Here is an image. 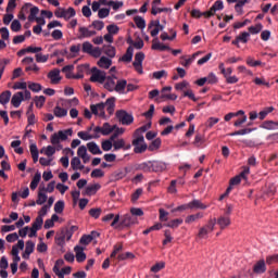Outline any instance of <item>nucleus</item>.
Here are the masks:
<instances>
[{
    "label": "nucleus",
    "mask_w": 278,
    "mask_h": 278,
    "mask_svg": "<svg viewBox=\"0 0 278 278\" xmlns=\"http://www.w3.org/2000/svg\"><path fill=\"white\" fill-rule=\"evenodd\" d=\"M116 79V76H106L103 83V88L108 90V92H117V94H125V88H127V80Z\"/></svg>",
    "instance_id": "f257e3e1"
},
{
    "label": "nucleus",
    "mask_w": 278,
    "mask_h": 278,
    "mask_svg": "<svg viewBox=\"0 0 278 278\" xmlns=\"http://www.w3.org/2000/svg\"><path fill=\"white\" fill-rule=\"evenodd\" d=\"M71 238H73V231L68 230V228H62L54 238L55 244L58 247H64L66 242L71 241Z\"/></svg>",
    "instance_id": "f03ea898"
},
{
    "label": "nucleus",
    "mask_w": 278,
    "mask_h": 278,
    "mask_svg": "<svg viewBox=\"0 0 278 278\" xmlns=\"http://www.w3.org/2000/svg\"><path fill=\"white\" fill-rule=\"evenodd\" d=\"M132 147L135 153H144L149 146L144 142V136L134 135Z\"/></svg>",
    "instance_id": "7ed1b4c3"
},
{
    "label": "nucleus",
    "mask_w": 278,
    "mask_h": 278,
    "mask_svg": "<svg viewBox=\"0 0 278 278\" xmlns=\"http://www.w3.org/2000/svg\"><path fill=\"white\" fill-rule=\"evenodd\" d=\"M214 227H216V218L210 219L204 227L200 228L198 238H200V240H207V236L214 231Z\"/></svg>",
    "instance_id": "20e7f679"
},
{
    "label": "nucleus",
    "mask_w": 278,
    "mask_h": 278,
    "mask_svg": "<svg viewBox=\"0 0 278 278\" xmlns=\"http://www.w3.org/2000/svg\"><path fill=\"white\" fill-rule=\"evenodd\" d=\"M115 116H116L118 123H121V125L129 126L134 123V115L129 114L125 110L116 111Z\"/></svg>",
    "instance_id": "39448f33"
},
{
    "label": "nucleus",
    "mask_w": 278,
    "mask_h": 278,
    "mask_svg": "<svg viewBox=\"0 0 278 278\" xmlns=\"http://www.w3.org/2000/svg\"><path fill=\"white\" fill-rule=\"evenodd\" d=\"M106 77H108V74L99 70V67L91 68L90 81H93V84H105Z\"/></svg>",
    "instance_id": "423d86ee"
},
{
    "label": "nucleus",
    "mask_w": 278,
    "mask_h": 278,
    "mask_svg": "<svg viewBox=\"0 0 278 278\" xmlns=\"http://www.w3.org/2000/svg\"><path fill=\"white\" fill-rule=\"evenodd\" d=\"M224 8L225 4L223 3V0H216L210 10L204 12V18H212L214 14L220 12Z\"/></svg>",
    "instance_id": "0eeeda50"
},
{
    "label": "nucleus",
    "mask_w": 278,
    "mask_h": 278,
    "mask_svg": "<svg viewBox=\"0 0 278 278\" xmlns=\"http://www.w3.org/2000/svg\"><path fill=\"white\" fill-rule=\"evenodd\" d=\"M142 62H144L143 52H137L135 54V61L132 62V66L139 75H142L144 73V71L142 68Z\"/></svg>",
    "instance_id": "6e6552de"
},
{
    "label": "nucleus",
    "mask_w": 278,
    "mask_h": 278,
    "mask_svg": "<svg viewBox=\"0 0 278 278\" xmlns=\"http://www.w3.org/2000/svg\"><path fill=\"white\" fill-rule=\"evenodd\" d=\"M90 110L91 114H94V116H100V118H108V115H105V104H103V102L91 104Z\"/></svg>",
    "instance_id": "1a4fd4ad"
},
{
    "label": "nucleus",
    "mask_w": 278,
    "mask_h": 278,
    "mask_svg": "<svg viewBox=\"0 0 278 278\" xmlns=\"http://www.w3.org/2000/svg\"><path fill=\"white\" fill-rule=\"evenodd\" d=\"M28 87V83L26 81H16L13 85V90H24L23 94H24V99L25 101H29V99H31V91L27 90Z\"/></svg>",
    "instance_id": "9d476101"
},
{
    "label": "nucleus",
    "mask_w": 278,
    "mask_h": 278,
    "mask_svg": "<svg viewBox=\"0 0 278 278\" xmlns=\"http://www.w3.org/2000/svg\"><path fill=\"white\" fill-rule=\"evenodd\" d=\"M134 225H138V218L127 213L122 216L118 227H131Z\"/></svg>",
    "instance_id": "9b49d317"
},
{
    "label": "nucleus",
    "mask_w": 278,
    "mask_h": 278,
    "mask_svg": "<svg viewBox=\"0 0 278 278\" xmlns=\"http://www.w3.org/2000/svg\"><path fill=\"white\" fill-rule=\"evenodd\" d=\"M90 27L92 26H80L78 28V40H84V38H92V36H97V30H92Z\"/></svg>",
    "instance_id": "f8f14e48"
},
{
    "label": "nucleus",
    "mask_w": 278,
    "mask_h": 278,
    "mask_svg": "<svg viewBox=\"0 0 278 278\" xmlns=\"http://www.w3.org/2000/svg\"><path fill=\"white\" fill-rule=\"evenodd\" d=\"M113 149L114 151H121V149L123 151H129V149H131V144L127 143L123 138H116L113 140Z\"/></svg>",
    "instance_id": "ddd939ff"
},
{
    "label": "nucleus",
    "mask_w": 278,
    "mask_h": 278,
    "mask_svg": "<svg viewBox=\"0 0 278 278\" xmlns=\"http://www.w3.org/2000/svg\"><path fill=\"white\" fill-rule=\"evenodd\" d=\"M110 220H113L111 223V227H114V229H118V223L121 222V215H114L113 213L106 214L102 217V223H110Z\"/></svg>",
    "instance_id": "4468645a"
},
{
    "label": "nucleus",
    "mask_w": 278,
    "mask_h": 278,
    "mask_svg": "<svg viewBox=\"0 0 278 278\" xmlns=\"http://www.w3.org/2000/svg\"><path fill=\"white\" fill-rule=\"evenodd\" d=\"M86 248L84 245H76L74 247L75 258L78 264H83L86 262Z\"/></svg>",
    "instance_id": "2eb2a0df"
},
{
    "label": "nucleus",
    "mask_w": 278,
    "mask_h": 278,
    "mask_svg": "<svg viewBox=\"0 0 278 278\" xmlns=\"http://www.w3.org/2000/svg\"><path fill=\"white\" fill-rule=\"evenodd\" d=\"M104 110L108 112L109 116H112L116 110V98L111 97L103 102Z\"/></svg>",
    "instance_id": "dca6fc26"
},
{
    "label": "nucleus",
    "mask_w": 278,
    "mask_h": 278,
    "mask_svg": "<svg viewBox=\"0 0 278 278\" xmlns=\"http://www.w3.org/2000/svg\"><path fill=\"white\" fill-rule=\"evenodd\" d=\"M231 73H233V68L231 67H227L225 72H223L222 75L226 79V84H238V81H240V78H238V76L236 75L231 76Z\"/></svg>",
    "instance_id": "f3484780"
},
{
    "label": "nucleus",
    "mask_w": 278,
    "mask_h": 278,
    "mask_svg": "<svg viewBox=\"0 0 278 278\" xmlns=\"http://www.w3.org/2000/svg\"><path fill=\"white\" fill-rule=\"evenodd\" d=\"M250 38H251V33L243 31L240 35H238L235 40H232V45L235 47H240V42H242L243 45H247Z\"/></svg>",
    "instance_id": "a211bd4d"
},
{
    "label": "nucleus",
    "mask_w": 278,
    "mask_h": 278,
    "mask_svg": "<svg viewBox=\"0 0 278 278\" xmlns=\"http://www.w3.org/2000/svg\"><path fill=\"white\" fill-rule=\"evenodd\" d=\"M152 51H170V47L164 45L163 42L160 41V38L155 37L152 40V46H151Z\"/></svg>",
    "instance_id": "6ab92c4d"
},
{
    "label": "nucleus",
    "mask_w": 278,
    "mask_h": 278,
    "mask_svg": "<svg viewBox=\"0 0 278 278\" xmlns=\"http://www.w3.org/2000/svg\"><path fill=\"white\" fill-rule=\"evenodd\" d=\"M25 101V93L23 91L16 92L11 98V104L13 108H21V103Z\"/></svg>",
    "instance_id": "aec40b11"
},
{
    "label": "nucleus",
    "mask_w": 278,
    "mask_h": 278,
    "mask_svg": "<svg viewBox=\"0 0 278 278\" xmlns=\"http://www.w3.org/2000/svg\"><path fill=\"white\" fill-rule=\"evenodd\" d=\"M42 52V47H34L29 46L27 48H24L17 52V55L21 58L25 55L26 53H35L37 55L38 53Z\"/></svg>",
    "instance_id": "412c9836"
},
{
    "label": "nucleus",
    "mask_w": 278,
    "mask_h": 278,
    "mask_svg": "<svg viewBox=\"0 0 278 278\" xmlns=\"http://www.w3.org/2000/svg\"><path fill=\"white\" fill-rule=\"evenodd\" d=\"M216 223L220 229H227L231 225V217L222 215L216 219Z\"/></svg>",
    "instance_id": "4be33fe9"
},
{
    "label": "nucleus",
    "mask_w": 278,
    "mask_h": 278,
    "mask_svg": "<svg viewBox=\"0 0 278 278\" xmlns=\"http://www.w3.org/2000/svg\"><path fill=\"white\" fill-rule=\"evenodd\" d=\"M78 157H81L84 164L90 162V155H88V148L86 146H80L77 150Z\"/></svg>",
    "instance_id": "5701e85b"
},
{
    "label": "nucleus",
    "mask_w": 278,
    "mask_h": 278,
    "mask_svg": "<svg viewBox=\"0 0 278 278\" xmlns=\"http://www.w3.org/2000/svg\"><path fill=\"white\" fill-rule=\"evenodd\" d=\"M167 164L162 161H153L152 162V173H163L166 170Z\"/></svg>",
    "instance_id": "b1692460"
},
{
    "label": "nucleus",
    "mask_w": 278,
    "mask_h": 278,
    "mask_svg": "<svg viewBox=\"0 0 278 278\" xmlns=\"http://www.w3.org/2000/svg\"><path fill=\"white\" fill-rule=\"evenodd\" d=\"M48 79H50L51 84H60L62 81V77L60 76V70H52L48 73Z\"/></svg>",
    "instance_id": "393cba45"
},
{
    "label": "nucleus",
    "mask_w": 278,
    "mask_h": 278,
    "mask_svg": "<svg viewBox=\"0 0 278 278\" xmlns=\"http://www.w3.org/2000/svg\"><path fill=\"white\" fill-rule=\"evenodd\" d=\"M253 273H255L256 275H264V273H266V261L261 260L256 262L253 267Z\"/></svg>",
    "instance_id": "a878e982"
},
{
    "label": "nucleus",
    "mask_w": 278,
    "mask_h": 278,
    "mask_svg": "<svg viewBox=\"0 0 278 278\" xmlns=\"http://www.w3.org/2000/svg\"><path fill=\"white\" fill-rule=\"evenodd\" d=\"M97 65L99 66V68H104L105 71H108V68L112 66V59L108 56H101L100 60L97 62Z\"/></svg>",
    "instance_id": "bb28decb"
},
{
    "label": "nucleus",
    "mask_w": 278,
    "mask_h": 278,
    "mask_svg": "<svg viewBox=\"0 0 278 278\" xmlns=\"http://www.w3.org/2000/svg\"><path fill=\"white\" fill-rule=\"evenodd\" d=\"M34 249H36V243L33 241H27L25 252L23 254L24 260H29V256L34 253Z\"/></svg>",
    "instance_id": "cd10ccee"
},
{
    "label": "nucleus",
    "mask_w": 278,
    "mask_h": 278,
    "mask_svg": "<svg viewBox=\"0 0 278 278\" xmlns=\"http://www.w3.org/2000/svg\"><path fill=\"white\" fill-rule=\"evenodd\" d=\"M210 205L203 204L200 200L189 202V210H207Z\"/></svg>",
    "instance_id": "c85d7f7f"
},
{
    "label": "nucleus",
    "mask_w": 278,
    "mask_h": 278,
    "mask_svg": "<svg viewBox=\"0 0 278 278\" xmlns=\"http://www.w3.org/2000/svg\"><path fill=\"white\" fill-rule=\"evenodd\" d=\"M137 170H142V173H153L152 162H143L137 165Z\"/></svg>",
    "instance_id": "c756f323"
},
{
    "label": "nucleus",
    "mask_w": 278,
    "mask_h": 278,
    "mask_svg": "<svg viewBox=\"0 0 278 278\" xmlns=\"http://www.w3.org/2000/svg\"><path fill=\"white\" fill-rule=\"evenodd\" d=\"M53 114L56 118H64V116H67L68 115V110L60 106V105H56L54 109H53Z\"/></svg>",
    "instance_id": "7c9ffc66"
},
{
    "label": "nucleus",
    "mask_w": 278,
    "mask_h": 278,
    "mask_svg": "<svg viewBox=\"0 0 278 278\" xmlns=\"http://www.w3.org/2000/svg\"><path fill=\"white\" fill-rule=\"evenodd\" d=\"M87 149L90 153H92V155H101V153H103L101 151V148H99V144H97L96 142L87 143Z\"/></svg>",
    "instance_id": "2f4dec72"
},
{
    "label": "nucleus",
    "mask_w": 278,
    "mask_h": 278,
    "mask_svg": "<svg viewBox=\"0 0 278 278\" xmlns=\"http://www.w3.org/2000/svg\"><path fill=\"white\" fill-rule=\"evenodd\" d=\"M71 166L74 170H84V168H86V166L81 164V160L77 156L72 159Z\"/></svg>",
    "instance_id": "473e14b6"
},
{
    "label": "nucleus",
    "mask_w": 278,
    "mask_h": 278,
    "mask_svg": "<svg viewBox=\"0 0 278 278\" xmlns=\"http://www.w3.org/2000/svg\"><path fill=\"white\" fill-rule=\"evenodd\" d=\"M10 99H12V91H10V90L3 91L0 94L1 105H8L10 103Z\"/></svg>",
    "instance_id": "72a5a7b5"
},
{
    "label": "nucleus",
    "mask_w": 278,
    "mask_h": 278,
    "mask_svg": "<svg viewBox=\"0 0 278 278\" xmlns=\"http://www.w3.org/2000/svg\"><path fill=\"white\" fill-rule=\"evenodd\" d=\"M199 55H203V51H198V52L193 53L191 58L185 59V61L181 62V65L185 66L186 68H188V66H190V64H192L194 62V60H197V58H199Z\"/></svg>",
    "instance_id": "f704fd0d"
},
{
    "label": "nucleus",
    "mask_w": 278,
    "mask_h": 278,
    "mask_svg": "<svg viewBox=\"0 0 278 278\" xmlns=\"http://www.w3.org/2000/svg\"><path fill=\"white\" fill-rule=\"evenodd\" d=\"M41 179H42V174H40V172L35 173V175L30 181V190H36V188H38V184H40Z\"/></svg>",
    "instance_id": "c9c22d12"
},
{
    "label": "nucleus",
    "mask_w": 278,
    "mask_h": 278,
    "mask_svg": "<svg viewBox=\"0 0 278 278\" xmlns=\"http://www.w3.org/2000/svg\"><path fill=\"white\" fill-rule=\"evenodd\" d=\"M203 213H197L193 215H189L186 217L185 223L187 225H192V223H197V220H201V218H203Z\"/></svg>",
    "instance_id": "e433bc0d"
},
{
    "label": "nucleus",
    "mask_w": 278,
    "mask_h": 278,
    "mask_svg": "<svg viewBox=\"0 0 278 278\" xmlns=\"http://www.w3.org/2000/svg\"><path fill=\"white\" fill-rule=\"evenodd\" d=\"M62 266H64V260L59 258V260H56V262L52 268L54 275H56V277H59V278H63L62 274L60 273V270H61L60 268Z\"/></svg>",
    "instance_id": "4c0bfd02"
},
{
    "label": "nucleus",
    "mask_w": 278,
    "mask_h": 278,
    "mask_svg": "<svg viewBox=\"0 0 278 278\" xmlns=\"http://www.w3.org/2000/svg\"><path fill=\"white\" fill-rule=\"evenodd\" d=\"M102 136H110L114 129H116V125H110V123H104L101 127Z\"/></svg>",
    "instance_id": "58836bf2"
},
{
    "label": "nucleus",
    "mask_w": 278,
    "mask_h": 278,
    "mask_svg": "<svg viewBox=\"0 0 278 278\" xmlns=\"http://www.w3.org/2000/svg\"><path fill=\"white\" fill-rule=\"evenodd\" d=\"M47 199H49L47 193H45L42 191V189L39 188V192H38V195H37L36 204L37 205H45V203H47Z\"/></svg>",
    "instance_id": "ea45409f"
},
{
    "label": "nucleus",
    "mask_w": 278,
    "mask_h": 278,
    "mask_svg": "<svg viewBox=\"0 0 278 278\" xmlns=\"http://www.w3.org/2000/svg\"><path fill=\"white\" fill-rule=\"evenodd\" d=\"M134 60V48L130 46L127 48L126 53L121 58L122 62H131Z\"/></svg>",
    "instance_id": "a19ab883"
},
{
    "label": "nucleus",
    "mask_w": 278,
    "mask_h": 278,
    "mask_svg": "<svg viewBox=\"0 0 278 278\" xmlns=\"http://www.w3.org/2000/svg\"><path fill=\"white\" fill-rule=\"evenodd\" d=\"M29 151L33 157V162L34 164H36L38 162V157H39V152H38V146H36V143H31L29 146Z\"/></svg>",
    "instance_id": "79ce46f5"
},
{
    "label": "nucleus",
    "mask_w": 278,
    "mask_h": 278,
    "mask_svg": "<svg viewBox=\"0 0 278 278\" xmlns=\"http://www.w3.org/2000/svg\"><path fill=\"white\" fill-rule=\"evenodd\" d=\"M40 153H43V155H47V157H53V155H55V147L53 146L43 147L40 150Z\"/></svg>",
    "instance_id": "37998d69"
},
{
    "label": "nucleus",
    "mask_w": 278,
    "mask_h": 278,
    "mask_svg": "<svg viewBox=\"0 0 278 278\" xmlns=\"http://www.w3.org/2000/svg\"><path fill=\"white\" fill-rule=\"evenodd\" d=\"M149 129H151V122H149L148 124L137 128L134 132L135 136H144V134H147V131H149Z\"/></svg>",
    "instance_id": "c03bdc74"
},
{
    "label": "nucleus",
    "mask_w": 278,
    "mask_h": 278,
    "mask_svg": "<svg viewBox=\"0 0 278 278\" xmlns=\"http://www.w3.org/2000/svg\"><path fill=\"white\" fill-rule=\"evenodd\" d=\"M76 14H77V12L75 11V9H73V7H70L68 9H65L63 18H64V21H71V18H74V16H76Z\"/></svg>",
    "instance_id": "a18cd8bd"
},
{
    "label": "nucleus",
    "mask_w": 278,
    "mask_h": 278,
    "mask_svg": "<svg viewBox=\"0 0 278 278\" xmlns=\"http://www.w3.org/2000/svg\"><path fill=\"white\" fill-rule=\"evenodd\" d=\"M263 129L275 130L278 129V122L266 121L261 126Z\"/></svg>",
    "instance_id": "49530a36"
},
{
    "label": "nucleus",
    "mask_w": 278,
    "mask_h": 278,
    "mask_svg": "<svg viewBox=\"0 0 278 278\" xmlns=\"http://www.w3.org/2000/svg\"><path fill=\"white\" fill-rule=\"evenodd\" d=\"M127 173H128V169L127 167L124 168V169H118L116 170L114 174H113V177L116 181L121 180V179H125V177H127Z\"/></svg>",
    "instance_id": "de8ad7c7"
},
{
    "label": "nucleus",
    "mask_w": 278,
    "mask_h": 278,
    "mask_svg": "<svg viewBox=\"0 0 278 278\" xmlns=\"http://www.w3.org/2000/svg\"><path fill=\"white\" fill-rule=\"evenodd\" d=\"M35 60L38 64H45L49 62V54H43L42 52H38L35 54Z\"/></svg>",
    "instance_id": "09e8293b"
},
{
    "label": "nucleus",
    "mask_w": 278,
    "mask_h": 278,
    "mask_svg": "<svg viewBox=\"0 0 278 278\" xmlns=\"http://www.w3.org/2000/svg\"><path fill=\"white\" fill-rule=\"evenodd\" d=\"M135 25L138 27V29H144L147 27V21L142 18V16L137 15L134 17Z\"/></svg>",
    "instance_id": "8fccbe9b"
},
{
    "label": "nucleus",
    "mask_w": 278,
    "mask_h": 278,
    "mask_svg": "<svg viewBox=\"0 0 278 278\" xmlns=\"http://www.w3.org/2000/svg\"><path fill=\"white\" fill-rule=\"evenodd\" d=\"M162 147V139L156 138L154 139L148 147L149 151H157Z\"/></svg>",
    "instance_id": "3c124183"
},
{
    "label": "nucleus",
    "mask_w": 278,
    "mask_h": 278,
    "mask_svg": "<svg viewBox=\"0 0 278 278\" xmlns=\"http://www.w3.org/2000/svg\"><path fill=\"white\" fill-rule=\"evenodd\" d=\"M253 83L255 86H265L266 88H270V83H268L264 77H255Z\"/></svg>",
    "instance_id": "603ef678"
},
{
    "label": "nucleus",
    "mask_w": 278,
    "mask_h": 278,
    "mask_svg": "<svg viewBox=\"0 0 278 278\" xmlns=\"http://www.w3.org/2000/svg\"><path fill=\"white\" fill-rule=\"evenodd\" d=\"M103 151H112V147H114V140H112V137L110 139L102 141L101 143Z\"/></svg>",
    "instance_id": "864d4df0"
},
{
    "label": "nucleus",
    "mask_w": 278,
    "mask_h": 278,
    "mask_svg": "<svg viewBox=\"0 0 278 278\" xmlns=\"http://www.w3.org/2000/svg\"><path fill=\"white\" fill-rule=\"evenodd\" d=\"M271 112H275V108L273 106L265 108L263 111L258 113L260 121H264V118H266V116H268V114H270Z\"/></svg>",
    "instance_id": "5fc2aeb1"
},
{
    "label": "nucleus",
    "mask_w": 278,
    "mask_h": 278,
    "mask_svg": "<svg viewBox=\"0 0 278 278\" xmlns=\"http://www.w3.org/2000/svg\"><path fill=\"white\" fill-rule=\"evenodd\" d=\"M92 242V237L89 235H83L81 238L79 239V244L80 247H84L85 249Z\"/></svg>",
    "instance_id": "6e6d98bb"
},
{
    "label": "nucleus",
    "mask_w": 278,
    "mask_h": 278,
    "mask_svg": "<svg viewBox=\"0 0 278 278\" xmlns=\"http://www.w3.org/2000/svg\"><path fill=\"white\" fill-rule=\"evenodd\" d=\"M104 53L108 58H116V48L113 46H104Z\"/></svg>",
    "instance_id": "4d7b16f0"
},
{
    "label": "nucleus",
    "mask_w": 278,
    "mask_h": 278,
    "mask_svg": "<svg viewBox=\"0 0 278 278\" xmlns=\"http://www.w3.org/2000/svg\"><path fill=\"white\" fill-rule=\"evenodd\" d=\"M59 138L64 141V140H68V136H73V129H66V130H60L59 132Z\"/></svg>",
    "instance_id": "13d9d810"
},
{
    "label": "nucleus",
    "mask_w": 278,
    "mask_h": 278,
    "mask_svg": "<svg viewBox=\"0 0 278 278\" xmlns=\"http://www.w3.org/2000/svg\"><path fill=\"white\" fill-rule=\"evenodd\" d=\"M164 268H166V263H164V262H159V263L154 264V265L150 268V270H151V273L156 274V273H160V270H164Z\"/></svg>",
    "instance_id": "bf43d9fd"
},
{
    "label": "nucleus",
    "mask_w": 278,
    "mask_h": 278,
    "mask_svg": "<svg viewBox=\"0 0 278 278\" xmlns=\"http://www.w3.org/2000/svg\"><path fill=\"white\" fill-rule=\"evenodd\" d=\"M28 90H31V92H40L42 90V85L34 81H28Z\"/></svg>",
    "instance_id": "052dcab7"
},
{
    "label": "nucleus",
    "mask_w": 278,
    "mask_h": 278,
    "mask_svg": "<svg viewBox=\"0 0 278 278\" xmlns=\"http://www.w3.org/2000/svg\"><path fill=\"white\" fill-rule=\"evenodd\" d=\"M34 101H35L36 108L40 110L41 108H43L47 101V98H45V96H36Z\"/></svg>",
    "instance_id": "680f3d73"
},
{
    "label": "nucleus",
    "mask_w": 278,
    "mask_h": 278,
    "mask_svg": "<svg viewBox=\"0 0 278 278\" xmlns=\"http://www.w3.org/2000/svg\"><path fill=\"white\" fill-rule=\"evenodd\" d=\"M161 40L166 41V40H175L177 38V31L172 30V36H168V33L164 31L160 36Z\"/></svg>",
    "instance_id": "e2e57ef3"
},
{
    "label": "nucleus",
    "mask_w": 278,
    "mask_h": 278,
    "mask_svg": "<svg viewBox=\"0 0 278 278\" xmlns=\"http://www.w3.org/2000/svg\"><path fill=\"white\" fill-rule=\"evenodd\" d=\"M29 15H28V21H34L36 18V16H38V13L40 12V10L38 9V7H29Z\"/></svg>",
    "instance_id": "0e129e2a"
},
{
    "label": "nucleus",
    "mask_w": 278,
    "mask_h": 278,
    "mask_svg": "<svg viewBox=\"0 0 278 278\" xmlns=\"http://www.w3.org/2000/svg\"><path fill=\"white\" fill-rule=\"evenodd\" d=\"M113 131L114 132L111 135V140H116L118 136H123V134H125V128L116 126Z\"/></svg>",
    "instance_id": "69168bd1"
},
{
    "label": "nucleus",
    "mask_w": 278,
    "mask_h": 278,
    "mask_svg": "<svg viewBox=\"0 0 278 278\" xmlns=\"http://www.w3.org/2000/svg\"><path fill=\"white\" fill-rule=\"evenodd\" d=\"M250 34L255 35V34H260V31H262V29H264V25H262V23H258L254 26H250L249 28Z\"/></svg>",
    "instance_id": "338daca9"
},
{
    "label": "nucleus",
    "mask_w": 278,
    "mask_h": 278,
    "mask_svg": "<svg viewBox=\"0 0 278 278\" xmlns=\"http://www.w3.org/2000/svg\"><path fill=\"white\" fill-rule=\"evenodd\" d=\"M245 62L248 66H251L252 68H255L256 66H262V61H254L253 56H248Z\"/></svg>",
    "instance_id": "774afa93"
}]
</instances>
